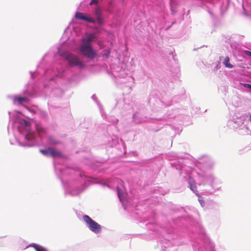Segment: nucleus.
Listing matches in <instances>:
<instances>
[{
	"label": "nucleus",
	"mask_w": 251,
	"mask_h": 251,
	"mask_svg": "<svg viewBox=\"0 0 251 251\" xmlns=\"http://www.w3.org/2000/svg\"><path fill=\"white\" fill-rule=\"evenodd\" d=\"M241 85H243L244 87L251 89V84H248V83H241Z\"/></svg>",
	"instance_id": "2eb2a0df"
},
{
	"label": "nucleus",
	"mask_w": 251,
	"mask_h": 251,
	"mask_svg": "<svg viewBox=\"0 0 251 251\" xmlns=\"http://www.w3.org/2000/svg\"><path fill=\"white\" fill-rule=\"evenodd\" d=\"M79 50L82 55L91 59L96 57V52L90 45L82 44L80 46Z\"/></svg>",
	"instance_id": "f03ea898"
},
{
	"label": "nucleus",
	"mask_w": 251,
	"mask_h": 251,
	"mask_svg": "<svg viewBox=\"0 0 251 251\" xmlns=\"http://www.w3.org/2000/svg\"><path fill=\"white\" fill-rule=\"evenodd\" d=\"M97 19L98 24L100 25H101L103 23V19H102L101 16L100 15V16H97Z\"/></svg>",
	"instance_id": "ddd939ff"
},
{
	"label": "nucleus",
	"mask_w": 251,
	"mask_h": 251,
	"mask_svg": "<svg viewBox=\"0 0 251 251\" xmlns=\"http://www.w3.org/2000/svg\"><path fill=\"white\" fill-rule=\"evenodd\" d=\"M245 53L246 54V55H249V56H251V52L250 51H248V50H245Z\"/></svg>",
	"instance_id": "6ab92c4d"
},
{
	"label": "nucleus",
	"mask_w": 251,
	"mask_h": 251,
	"mask_svg": "<svg viewBox=\"0 0 251 251\" xmlns=\"http://www.w3.org/2000/svg\"><path fill=\"white\" fill-rule=\"evenodd\" d=\"M96 38V36L95 34L86 33L85 34V37L82 39L83 44L90 45L91 42L95 41Z\"/></svg>",
	"instance_id": "39448f33"
},
{
	"label": "nucleus",
	"mask_w": 251,
	"mask_h": 251,
	"mask_svg": "<svg viewBox=\"0 0 251 251\" xmlns=\"http://www.w3.org/2000/svg\"><path fill=\"white\" fill-rule=\"evenodd\" d=\"M28 99L25 97L14 96L13 97V102L15 104H22L25 102H28Z\"/></svg>",
	"instance_id": "423d86ee"
},
{
	"label": "nucleus",
	"mask_w": 251,
	"mask_h": 251,
	"mask_svg": "<svg viewBox=\"0 0 251 251\" xmlns=\"http://www.w3.org/2000/svg\"><path fill=\"white\" fill-rule=\"evenodd\" d=\"M75 17L77 19L87 21L91 23H95V20L91 17H87L85 14L81 12H76L75 14Z\"/></svg>",
	"instance_id": "20e7f679"
},
{
	"label": "nucleus",
	"mask_w": 251,
	"mask_h": 251,
	"mask_svg": "<svg viewBox=\"0 0 251 251\" xmlns=\"http://www.w3.org/2000/svg\"><path fill=\"white\" fill-rule=\"evenodd\" d=\"M25 124L27 125V122L26 121H25Z\"/></svg>",
	"instance_id": "aec40b11"
},
{
	"label": "nucleus",
	"mask_w": 251,
	"mask_h": 251,
	"mask_svg": "<svg viewBox=\"0 0 251 251\" xmlns=\"http://www.w3.org/2000/svg\"><path fill=\"white\" fill-rule=\"evenodd\" d=\"M98 2L99 0H91V1L90 2V5L98 4Z\"/></svg>",
	"instance_id": "f3484780"
},
{
	"label": "nucleus",
	"mask_w": 251,
	"mask_h": 251,
	"mask_svg": "<svg viewBox=\"0 0 251 251\" xmlns=\"http://www.w3.org/2000/svg\"><path fill=\"white\" fill-rule=\"evenodd\" d=\"M117 191H118V197H119L120 200L121 201H122V199H123L122 194L120 192L119 189L118 187H117Z\"/></svg>",
	"instance_id": "4468645a"
},
{
	"label": "nucleus",
	"mask_w": 251,
	"mask_h": 251,
	"mask_svg": "<svg viewBox=\"0 0 251 251\" xmlns=\"http://www.w3.org/2000/svg\"><path fill=\"white\" fill-rule=\"evenodd\" d=\"M36 129L39 133H43L45 132V129L39 123H36L35 125Z\"/></svg>",
	"instance_id": "9b49d317"
},
{
	"label": "nucleus",
	"mask_w": 251,
	"mask_h": 251,
	"mask_svg": "<svg viewBox=\"0 0 251 251\" xmlns=\"http://www.w3.org/2000/svg\"><path fill=\"white\" fill-rule=\"evenodd\" d=\"M29 247L33 248L36 250V251H48L46 248L42 246H37L34 244L29 245Z\"/></svg>",
	"instance_id": "1a4fd4ad"
},
{
	"label": "nucleus",
	"mask_w": 251,
	"mask_h": 251,
	"mask_svg": "<svg viewBox=\"0 0 251 251\" xmlns=\"http://www.w3.org/2000/svg\"><path fill=\"white\" fill-rule=\"evenodd\" d=\"M95 14H96L97 16H100L101 15V14H100V9L99 8H96L95 9Z\"/></svg>",
	"instance_id": "dca6fc26"
},
{
	"label": "nucleus",
	"mask_w": 251,
	"mask_h": 251,
	"mask_svg": "<svg viewBox=\"0 0 251 251\" xmlns=\"http://www.w3.org/2000/svg\"><path fill=\"white\" fill-rule=\"evenodd\" d=\"M40 152L46 156H50L51 152V148H48L46 150H40Z\"/></svg>",
	"instance_id": "9d476101"
},
{
	"label": "nucleus",
	"mask_w": 251,
	"mask_h": 251,
	"mask_svg": "<svg viewBox=\"0 0 251 251\" xmlns=\"http://www.w3.org/2000/svg\"><path fill=\"white\" fill-rule=\"evenodd\" d=\"M225 66L228 68H232L233 66L229 63V58L228 57L226 56L223 62Z\"/></svg>",
	"instance_id": "f8f14e48"
},
{
	"label": "nucleus",
	"mask_w": 251,
	"mask_h": 251,
	"mask_svg": "<svg viewBox=\"0 0 251 251\" xmlns=\"http://www.w3.org/2000/svg\"><path fill=\"white\" fill-rule=\"evenodd\" d=\"M84 221L87 224L88 227L90 230L95 233H99L101 230V226L92 219L88 215H84L83 216Z\"/></svg>",
	"instance_id": "7ed1b4c3"
},
{
	"label": "nucleus",
	"mask_w": 251,
	"mask_h": 251,
	"mask_svg": "<svg viewBox=\"0 0 251 251\" xmlns=\"http://www.w3.org/2000/svg\"><path fill=\"white\" fill-rule=\"evenodd\" d=\"M199 201H200V203H201V205L203 206L204 204V201L202 199L199 198Z\"/></svg>",
	"instance_id": "a211bd4d"
},
{
	"label": "nucleus",
	"mask_w": 251,
	"mask_h": 251,
	"mask_svg": "<svg viewBox=\"0 0 251 251\" xmlns=\"http://www.w3.org/2000/svg\"><path fill=\"white\" fill-rule=\"evenodd\" d=\"M50 156H51L52 157H62V156L61 152L60 151L56 150L54 148H51V152H50Z\"/></svg>",
	"instance_id": "6e6552de"
},
{
	"label": "nucleus",
	"mask_w": 251,
	"mask_h": 251,
	"mask_svg": "<svg viewBox=\"0 0 251 251\" xmlns=\"http://www.w3.org/2000/svg\"><path fill=\"white\" fill-rule=\"evenodd\" d=\"M65 59L68 62L69 65L71 66H78L83 67L84 64L82 61L75 55L67 52L63 55Z\"/></svg>",
	"instance_id": "f257e3e1"
},
{
	"label": "nucleus",
	"mask_w": 251,
	"mask_h": 251,
	"mask_svg": "<svg viewBox=\"0 0 251 251\" xmlns=\"http://www.w3.org/2000/svg\"><path fill=\"white\" fill-rule=\"evenodd\" d=\"M188 181L190 189L195 193L197 194L198 192V190L197 189V186L196 185L195 181L191 177H189Z\"/></svg>",
	"instance_id": "0eeeda50"
}]
</instances>
